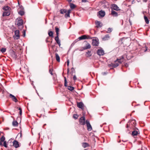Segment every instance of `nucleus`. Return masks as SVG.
Segmentation results:
<instances>
[{
    "mask_svg": "<svg viewBox=\"0 0 150 150\" xmlns=\"http://www.w3.org/2000/svg\"><path fill=\"white\" fill-rule=\"evenodd\" d=\"M117 61H115V63H112L111 64H109V66H112L113 67L115 68L117 66H118L119 65V64L118 63L116 62Z\"/></svg>",
    "mask_w": 150,
    "mask_h": 150,
    "instance_id": "obj_13",
    "label": "nucleus"
},
{
    "mask_svg": "<svg viewBox=\"0 0 150 150\" xmlns=\"http://www.w3.org/2000/svg\"><path fill=\"white\" fill-rule=\"evenodd\" d=\"M71 11L70 10H69L65 14V17L66 18L69 17V14Z\"/></svg>",
    "mask_w": 150,
    "mask_h": 150,
    "instance_id": "obj_25",
    "label": "nucleus"
},
{
    "mask_svg": "<svg viewBox=\"0 0 150 150\" xmlns=\"http://www.w3.org/2000/svg\"><path fill=\"white\" fill-rule=\"evenodd\" d=\"M55 57H56V59L57 61L58 62H60V58L59 55L57 53L55 54Z\"/></svg>",
    "mask_w": 150,
    "mask_h": 150,
    "instance_id": "obj_22",
    "label": "nucleus"
},
{
    "mask_svg": "<svg viewBox=\"0 0 150 150\" xmlns=\"http://www.w3.org/2000/svg\"><path fill=\"white\" fill-rule=\"evenodd\" d=\"M84 150H87V149H84Z\"/></svg>",
    "mask_w": 150,
    "mask_h": 150,
    "instance_id": "obj_64",
    "label": "nucleus"
},
{
    "mask_svg": "<svg viewBox=\"0 0 150 150\" xmlns=\"http://www.w3.org/2000/svg\"><path fill=\"white\" fill-rule=\"evenodd\" d=\"M19 134H20V137H21V136H22V133L21 132H20Z\"/></svg>",
    "mask_w": 150,
    "mask_h": 150,
    "instance_id": "obj_60",
    "label": "nucleus"
},
{
    "mask_svg": "<svg viewBox=\"0 0 150 150\" xmlns=\"http://www.w3.org/2000/svg\"><path fill=\"white\" fill-rule=\"evenodd\" d=\"M46 42H49V41L47 39H46Z\"/></svg>",
    "mask_w": 150,
    "mask_h": 150,
    "instance_id": "obj_61",
    "label": "nucleus"
},
{
    "mask_svg": "<svg viewBox=\"0 0 150 150\" xmlns=\"http://www.w3.org/2000/svg\"><path fill=\"white\" fill-rule=\"evenodd\" d=\"M98 39L97 38H95L92 40V45L94 46H98L99 44Z\"/></svg>",
    "mask_w": 150,
    "mask_h": 150,
    "instance_id": "obj_3",
    "label": "nucleus"
},
{
    "mask_svg": "<svg viewBox=\"0 0 150 150\" xmlns=\"http://www.w3.org/2000/svg\"><path fill=\"white\" fill-rule=\"evenodd\" d=\"M25 31L24 30L23 32V36L25 37Z\"/></svg>",
    "mask_w": 150,
    "mask_h": 150,
    "instance_id": "obj_50",
    "label": "nucleus"
},
{
    "mask_svg": "<svg viewBox=\"0 0 150 150\" xmlns=\"http://www.w3.org/2000/svg\"><path fill=\"white\" fill-rule=\"evenodd\" d=\"M69 4L70 6L71 9H73L76 7V6L73 3H70Z\"/></svg>",
    "mask_w": 150,
    "mask_h": 150,
    "instance_id": "obj_30",
    "label": "nucleus"
},
{
    "mask_svg": "<svg viewBox=\"0 0 150 150\" xmlns=\"http://www.w3.org/2000/svg\"><path fill=\"white\" fill-rule=\"evenodd\" d=\"M57 43L58 44L59 47H60V46L61 45L60 42L58 43Z\"/></svg>",
    "mask_w": 150,
    "mask_h": 150,
    "instance_id": "obj_57",
    "label": "nucleus"
},
{
    "mask_svg": "<svg viewBox=\"0 0 150 150\" xmlns=\"http://www.w3.org/2000/svg\"><path fill=\"white\" fill-rule=\"evenodd\" d=\"M111 14L113 16H118L117 13L113 10L111 11Z\"/></svg>",
    "mask_w": 150,
    "mask_h": 150,
    "instance_id": "obj_21",
    "label": "nucleus"
},
{
    "mask_svg": "<svg viewBox=\"0 0 150 150\" xmlns=\"http://www.w3.org/2000/svg\"><path fill=\"white\" fill-rule=\"evenodd\" d=\"M78 116L76 114H74L73 115V117L75 119H77L78 118Z\"/></svg>",
    "mask_w": 150,
    "mask_h": 150,
    "instance_id": "obj_45",
    "label": "nucleus"
},
{
    "mask_svg": "<svg viewBox=\"0 0 150 150\" xmlns=\"http://www.w3.org/2000/svg\"><path fill=\"white\" fill-rule=\"evenodd\" d=\"M10 8L7 6H4L3 7V9L4 10H5V11H9V9Z\"/></svg>",
    "mask_w": 150,
    "mask_h": 150,
    "instance_id": "obj_26",
    "label": "nucleus"
},
{
    "mask_svg": "<svg viewBox=\"0 0 150 150\" xmlns=\"http://www.w3.org/2000/svg\"><path fill=\"white\" fill-rule=\"evenodd\" d=\"M84 49V47H83L82 48H81V49H79V50L80 51H83V50H85V49Z\"/></svg>",
    "mask_w": 150,
    "mask_h": 150,
    "instance_id": "obj_48",
    "label": "nucleus"
},
{
    "mask_svg": "<svg viewBox=\"0 0 150 150\" xmlns=\"http://www.w3.org/2000/svg\"><path fill=\"white\" fill-rule=\"evenodd\" d=\"M18 13L19 14H20L21 16L23 15L24 14V11L22 9L21 10H18Z\"/></svg>",
    "mask_w": 150,
    "mask_h": 150,
    "instance_id": "obj_23",
    "label": "nucleus"
},
{
    "mask_svg": "<svg viewBox=\"0 0 150 150\" xmlns=\"http://www.w3.org/2000/svg\"><path fill=\"white\" fill-rule=\"evenodd\" d=\"M107 74V72H102V74L103 75H106Z\"/></svg>",
    "mask_w": 150,
    "mask_h": 150,
    "instance_id": "obj_53",
    "label": "nucleus"
},
{
    "mask_svg": "<svg viewBox=\"0 0 150 150\" xmlns=\"http://www.w3.org/2000/svg\"><path fill=\"white\" fill-rule=\"evenodd\" d=\"M105 15V13L104 11L102 10L98 12V16H99V17L102 18Z\"/></svg>",
    "mask_w": 150,
    "mask_h": 150,
    "instance_id": "obj_7",
    "label": "nucleus"
},
{
    "mask_svg": "<svg viewBox=\"0 0 150 150\" xmlns=\"http://www.w3.org/2000/svg\"><path fill=\"white\" fill-rule=\"evenodd\" d=\"M55 29L56 33V35H59V29L58 28L55 27Z\"/></svg>",
    "mask_w": 150,
    "mask_h": 150,
    "instance_id": "obj_36",
    "label": "nucleus"
},
{
    "mask_svg": "<svg viewBox=\"0 0 150 150\" xmlns=\"http://www.w3.org/2000/svg\"><path fill=\"white\" fill-rule=\"evenodd\" d=\"M138 134V132L136 131H134L132 132V135L133 136H136Z\"/></svg>",
    "mask_w": 150,
    "mask_h": 150,
    "instance_id": "obj_33",
    "label": "nucleus"
},
{
    "mask_svg": "<svg viewBox=\"0 0 150 150\" xmlns=\"http://www.w3.org/2000/svg\"><path fill=\"white\" fill-rule=\"evenodd\" d=\"M87 1V0H82V2H86Z\"/></svg>",
    "mask_w": 150,
    "mask_h": 150,
    "instance_id": "obj_54",
    "label": "nucleus"
},
{
    "mask_svg": "<svg viewBox=\"0 0 150 150\" xmlns=\"http://www.w3.org/2000/svg\"><path fill=\"white\" fill-rule=\"evenodd\" d=\"M73 79L74 81H75L76 80L77 78L75 75L74 76Z\"/></svg>",
    "mask_w": 150,
    "mask_h": 150,
    "instance_id": "obj_47",
    "label": "nucleus"
},
{
    "mask_svg": "<svg viewBox=\"0 0 150 150\" xmlns=\"http://www.w3.org/2000/svg\"><path fill=\"white\" fill-rule=\"evenodd\" d=\"M136 124L135 120H130L127 125V127L132 128L133 127H134Z\"/></svg>",
    "mask_w": 150,
    "mask_h": 150,
    "instance_id": "obj_1",
    "label": "nucleus"
},
{
    "mask_svg": "<svg viewBox=\"0 0 150 150\" xmlns=\"http://www.w3.org/2000/svg\"><path fill=\"white\" fill-rule=\"evenodd\" d=\"M95 23L96 25V26L97 28L101 27L103 25L101 22L99 21H96Z\"/></svg>",
    "mask_w": 150,
    "mask_h": 150,
    "instance_id": "obj_15",
    "label": "nucleus"
},
{
    "mask_svg": "<svg viewBox=\"0 0 150 150\" xmlns=\"http://www.w3.org/2000/svg\"><path fill=\"white\" fill-rule=\"evenodd\" d=\"M75 44L74 42H73L71 44V46H73L75 45Z\"/></svg>",
    "mask_w": 150,
    "mask_h": 150,
    "instance_id": "obj_56",
    "label": "nucleus"
},
{
    "mask_svg": "<svg viewBox=\"0 0 150 150\" xmlns=\"http://www.w3.org/2000/svg\"><path fill=\"white\" fill-rule=\"evenodd\" d=\"M13 146L16 148H17L19 146V143L16 140H14L13 142Z\"/></svg>",
    "mask_w": 150,
    "mask_h": 150,
    "instance_id": "obj_9",
    "label": "nucleus"
},
{
    "mask_svg": "<svg viewBox=\"0 0 150 150\" xmlns=\"http://www.w3.org/2000/svg\"><path fill=\"white\" fill-rule=\"evenodd\" d=\"M110 38V36L108 34H106L102 38L103 41H105L109 40Z\"/></svg>",
    "mask_w": 150,
    "mask_h": 150,
    "instance_id": "obj_11",
    "label": "nucleus"
},
{
    "mask_svg": "<svg viewBox=\"0 0 150 150\" xmlns=\"http://www.w3.org/2000/svg\"><path fill=\"white\" fill-rule=\"evenodd\" d=\"M60 13L61 14H63L66 13L67 12V10L66 9H61L60 10Z\"/></svg>",
    "mask_w": 150,
    "mask_h": 150,
    "instance_id": "obj_31",
    "label": "nucleus"
},
{
    "mask_svg": "<svg viewBox=\"0 0 150 150\" xmlns=\"http://www.w3.org/2000/svg\"><path fill=\"white\" fill-rule=\"evenodd\" d=\"M111 8L112 10L117 11H119L120 10L117 5L115 4H112L111 5Z\"/></svg>",
    "mask_w": 150,
    "mask_h": 150,
    "instance_id": "obj_4",
    "label": "nucleus"
},
{
    "mask_svg": "<svg viewBox=\"0 0 150 150\" xmlns=\"http://www.w3.org/2000/svg\"><path fill=\"white\" fill-rule=\"evenodd\" d=\"M67 1L69 2H71L72 0H67Z\"/></svg>",
    "mask_w": 150,
    "mask_h": 150,
    "instance_id": "obj_59",
    "label": "nucleus"
},
{
    "mask_svg": "<svg viewBox=\"0 0 150 150\" xmlns=\"http://www.w3.org/2000/svg\"><path fill=\"white\" fill-rule=\"evenodd\" d=\"M82 145L83 147L84 148H85L86 147L89 146V144L88 143L86 142L83 143L82 144Z\"/></svg>",
    "mask_w": 150,
    "mask_h": 150,
    "instance_id": "obj_24",
    "label": "nucleus"
},
{
    "mask_svg": "<svg viewBox=\"0 0 150 150\" xmlns=\"http://www.w3.org/2000/svg\"><path fill=\"white\" fill-rule=\"evenodd\" d=\"M6 50V49L5 48H2L1 49V51L2 53H4L5 52Z\"/></svg>",
    "mask_w": 150,
    "mask_h": 150,
    "instance_id": "obj_39",
    "label": "nucleus"
},
{
    "mask_svg": "<svg viewBox=\"0 0 150 150\" xmlns=\"http://www.w3.org/2000/svg\"><path fill=\"white\" fill-rule=\"evenodd\" d=\"M91 51H88L86 52V54L88 55V57H90L91 55Z\"/></svg>",
    "mask_w": 150,
    "mask_h": 150,
    "instance_id": "obj_42",
    "label": "nucleus"
},
{
    "mask_svg": "<svg viewBox=\"0 0 150 150\" xmlns=\"http://www.w3.org/2000/svg\"><path fill=\"white\" fill-rule=\"evenodd\" d=\"M67 65L68 66L69 65V59H67Z\"/></svg>",
    "mask_w": 150,
    "mask_h": 150,
    "instance_id": "obj_49",
    "label": "nucleus"
},
{
    "mask_svg": "<svg viewBox=\"0 0 150 150\" xmlns=\"http://www.w3.org/2000/svg\"><path fill=\"white\" fill-rule=\"evenodd\" d=\"M19 33V31L18 30H16L15 31V34L13 36L14 40H18L20 38Z\"/></svg>",
    "mask_w": 150,
    "mask_h": 150,
    "instance_id": "obj_2",
    "label": "nucleus"
},
{
    "mask_svg": "<svg viewBox=\"0 0 150 150\" xmlns=\"http://www.w3.org/2000/svg\"><path fill=\"white\" fill-rule=\"evenodd\" d=\"M55 40L57 42V43L60 42V40L59 39V35H56L55 38Z\"/></svg>",
    "mask_w": 150,
    "mask_h": 150,
    "instance_id": "obj_28",
    "label": "nucleus"
},
{
    "mask_svg": "<svg viewBox=\"0 0 150 150\" xmlns=\"http://www.w3.org/2000/svg\"><path fill=\"white\" fill-rule=\"evenodd\" d=\"M86 122L88 130V131H91L92 128L89 121L88 120H86Z\"/></svg>",
    "mask_w": 150,
    "mask_h": 150,
    "instance_id": "obj_6",
    "label": "nucleus"
},
{
    "mask_svg": "<svg viewBox=\"0 0 150 150\" xmlns=\"http://www.w3.org/2000/svg\"><path fill=\"white\" fill-rule=\"evenodd\" d=\"M11 56L14 59H16L17 58V56L16 53L14 51H13L11 53Z\"/></svg>",
    "mask_w": 150,
    "mask_h": 150,
    "instance_id": "obj_14",
    "label": "nucleus"
},
{
    "mask_svg": "<svg viewBox=\"0 0 150 150\" xmlns=\"http://www.w3.org/2000/svg\"><path fill=\"white\" fill-rule=\"evenodd\" d=\"M11 139H10V140H9V142H10V141L11 142Z\"/></svg>",
    "mask_w": 150,
    "mask_h": 150,
    "instance_id": "obj_62",
    "label": "nucleus"
},
{
    "mask_svg": "<svg viewBox=\"0 0 150 150\" xmlns=\"http://www.w3.org/2000/svg\"><path fill=\"white\" fill-rule=\"evenodd\" d=\"M5 137H4V136H2L1 138H0V141L1 142H3L5 141Z\"/></svg>",
    "mask_w": 150,
    "mask_h": 150,
    "instance_id": "obj_37",
    "label": "nucleus"
},
{
    "mask_svg": "<svg viewBox=\"0 0 150 150\" xmlns=\"http://www.w3.org/2000/svg\"><path fill=\"white\" fill-rule=\"evenodd\" d=\"M78 39H79V40H85L86 39V35H82L81 37H79L78 38Z\"/></svg>",
    "mask_w": 150,
    "mask_h": 150,
    "instance_id": "obj_20",
    "label": "nucleus"
},
{
    "mask_svg": "<svg viewBox=\"0 0 150 150\" xmlns=\"http://www.w3.org/2000/svg\"><path fill=\"white\" fill-rule=\"evenodd\" d=\"M80 123L82 125H84L85 124V119L84 117H82L80 118L79 120Z\"/></svg>",
    "mask_w": 150,
    "mask_h": 150,
    "instance_id": "obj_8",
    "label": "nucleus"
},
{
    "mask_svg": "<svg viewBox=\"0 0 150 150\" xmlns=\"http://www.w3.org/2000/svg\"><path fill=\"white\" fill-rule=\"evenodd\" d=\"M124 59V58L123 57H122L119 58V59H117L116 60V61H117L118 63H121L123 61V59Z\"/></svg>",
    "mask_w": 150,
    "mask_h": 150,
    "instance_id": "obj_18",
    "label": "nucleus"
},
{
    "mask_svg": "<svg viewBox=\"0 0 150 150\" xmlns=\"http://www.w3.org/2000/svg\"><path fill=\"white\" fill-rule=\"evenodd\" d=\"M10 15V11H6L4 12L3 13V16H8Z\"/></svg>",
    "mask_w": 150,
    "mask_h": 150,
    "instance_id": "obj_16",
    "label": "nucleus"
},
{
    "mask_svg": "<svg viewBox=\"0 0 150 150\" xmlns=\"http://www.w3.org/2000/svg\"><path fill=\"white\" fill-rule=\"evenodd\" d=\"M86 39H91L92 38L89 35H86Z\"/></svg>",
    "mask_w": 150,
    "mask_h": 150,
    "instance_id": "obj_41",
    "label": "nucleus"
},
{
    "mask_svg": "<svg viewBox=\"0 0 150 150\" xmlns=\"http://www.w3.org/2000/svg\"><path fill=\"white\" fill-rule=\"evenodd\" d=\"M12 125L14 126H17L18 123L16 121H14L12 122Z\"/></svg>",
    "mask_w": 150,
    "mask_h": 150,
    "instance_id": "obj_29",
    "label": "nucleus"
},
{
    "mask_svg": "<svg viewBox=\"0 0 150 150\" xmlns=\"http://www.w3.org/2000/svg\"><path fill=\"white\" fill-rule=\"evenodd\" d=\"M3 146L6 148H7V145L6 141L4 142Z\"/></svg>",
    "mask_w": 150,
    "mask_h": 150,
    "instance_id": "obj_44",
    "label": "nucleus"
},
{
    "mask_svg": "<svg viewBox=\"0 0 150 150\" xmlns=\"http://www.w3.org/2000/svg\"><path fill=\"white\" fill-rule=\"evenodd\" d=\"M83 105H84L82 102H79L77 103V107L81 108L83 110H84Z\"/></svg>",
    "mask_w": 150,
    "mask_h": 150,
    "instance_id": "obj_12",
    "label": "nucleus"
},
{
    "mask_svg": "<svg viewBox=\"0 0 150 150\" xmlns=\"http://www.w3.org/2000/svg\"><path fill=\"white\" fill-rule=\"evenodd\" d=\"M68 89L71 91H72L74 90V88L73 87L69 86L68 87Z\"/></svg>",
    "mask_w": 150,
    "mask_h": 150,
    "instance_id": "obj_35",
    "label": "nucleus"
},
{
    "mask_svg": "<svg viewBox=\"0 0 150 150\" xmlns=\"http://www.w3.org/2000/svg\"><path fill=\"white\" fill-rule=\"evenodd\" d=\"M0 145L2 146H3V145L2 144V142L0 141Z\"/></svg>",
    "mask_w": 150,
    "mask_h": 150,
    "instance_id": "obj_55",
    "label": "nucleus"
},
{
    "mask_svg": "<svg viewBox=\"0 0 150 150\" xmlns=\"http://www.w3.org/2000/svg\"><path fill=\"white\" fill-rule=\"evenodd\" d=\"M125 66L126 67H128V64L127 63H126L125 64Z\"/></svg>",
    "mask_w": 150,
    "mask_h": 150,
    "instance_id": "obj_51",
    "label": "nucleus"
},
{
    "mask_svg": "<svg viewBox=\"0 0 150 150\" xmlns=\"http://www.w3.org/2000/svg\"><path fill=\"white\" fill-rule=\"evenodd\" d=\"M23 21L22 19L18 20L17 21V25L18 26H21L22 25Z\"/></svg>",
    "mask_w": 150,
    "mask_h": 150,
    "instance_id": "obj_19",
    "label": "nucleus"
},
{
    "mask_svg": "<svg viewBox=\"0 0 150 150\" xmlns=\"http://www.w3.org/2000/svg\"><path fill=\"white\" fill-rule=\"evenodd\" d=\"M9 96L11 98L12 100L14 102L16 103L18 102V100L16 97L13 95L10 94L9 95Z\"/></svg>",
    "mask_w": 150,
    "mask_h": 150,
    "instance_id": "obj_5",
    "label": "nucleus"
},
{
    "mask_svg": "<svg viewBox=\"0 0 150 150\" xmlns=\"http://www.w3.org/2000/svg\"><path fill=\"white\" fill-rule=\"evenodd\" d=\"M145 47L146 49L145 50H144V52H146L147 50H148V47H147L145 46Z\"/></svg>",
    "mask_w": 150,
    "mask_h": 150,
    "instance_id": "obj_52",
    "label": "nucleus"
},
{
    "mask_svg": "<svg viewBox=\"0 0 150 150\" xmlns=\"http://www.w3.org/2000/svg\"><path fill=\"white\" fill-rule=\"evenodd\" d=\"M97 53L99 56L103 55L104 54V51L102 49H98L97 51Z\"/></svg>",
    "mask_w": 150,
    "mask_h": 150,
    "instance_id": "obj_10",
    "label": "nucleus"
},
{
    "mask_svg": "<svg viewBox=\"0 0 150 150\" xmlns=\"http://www.w3.org/2000/svg\"><path fill=\"white\" fill-rule=\"evenodd\" d=\"M64 86L66 87L67 86V81L66 80V79L65 77H64Z\"/></svg>",
    "mask_w": 150,
    "mask_h": 150,
    "instance_id": "obj_43",
    "label": "nucleus"
},
{
    "mask_svg": "<svg viewBox=\"0 0 150 150\" xmlns=\"http://www.w3.org/2000/svg\"><path fill=\"white\" fill-rule=\"evenodd\" d=\"M74 68L73 67H72V68H71V69H74Z\"/></svg>",
    "mask_w": 150,
    "mask_h": 150,
    "instance_id": "obj_63",
    "label": "nucleus"
},
{
    "mask_svg": "<svg viewBox=\"0 0 150 150\" xmlns=\"http://www.w3.org/2000/svg\"><path fill=\"white\" fill-rule=\"evenodd\" d=\"M17 108H18V110H19V114L20 115H22V109L20 107H19V108H18V107Z\"/></svg>",
    "mask_w": 150,
    "mask_h": 150,
    "instance_id": "obj_40",
    "label": "nucleus"
},
{
    "mask_svg": "<svg viewBox=\"0 0 150 150\" xmlns=\"http://www.w3.org/2000/svg\"><path fill=\"white\" fill-rule=\"evenodd\" d=\"M50 66H51L50 65L49 66V67L50 68V69L49 70V72L52 75H53V74L52 73V71L53 70V69H52L50 68Z\"/></svg>",
    "mask_w": 150,
    "mask_h": 150,
    "instance_id": "obj_34",
    "label": "nucleus"
},
{
    "mask_svg": "<svg viewBox=\"0 0 150 150\" xmlns=\"http://www.w3.org/2000/svg\"><path fill=\"white\" fill-rule=\"evenodd\" d=\"M112 29L110 28H109L108 29L107 31H106V33H109L112 32Z\"/></svg>",
    "mask_w": 150,
    "mask_h": 150,
    "instance_id": "obj_38",
    "label": "nucleus"
},
{
    "mask_svg": "<svg viewBox=\"0 0 150 150\" xmlns=\"http://www.w3.org/2000/svg\"><path fill=\"white\" fill-rule=\"evenodd\" d=\"M83 47H84V49H85L86 50L90 48L91 47V45L89 43H87L86 44V46Z\"/></svg>",
    "mask_w": 150,
    "mask_h": 150,
    "instance_id": "obj_17",
    "label": "nucleus"
},
{
    "mask_svg": "<svg viewBox=\"0 0 150 150\" xmlns=\"http://www.w3.org/2000/svg\"><path fill=\"white\" fill-rule=\"evenodd\" d=\"M53 32L52 31H49L48 33V34L49 36L51 37H53Z\"/></svg>",
    "mask_w": 150,
    "mask_h": 150,
    "instance_id": "obj_32",
    "label": "nucleus"
},
{
    "mask_svg": "<svg viewBox=\"0 0 150 150\" xmlns=\"http://www.w3.org/2000/svg\"><path fill=\"white\" fill-rule=\"evenodd\" d=\"M79 39H78H78H76V40H75L74 42H73L75 43V44L77 42H78V41H79Z\"/></svg>",
    "mask_w": 150,
    "mask_h": 150,
    "instance_id": "obj_46",
    "label": "nucleus"
},
{
    "mask_svg": "<svg viewBox=\"0 0 150 150\" xmlns=\"http://www.w3.org/2000/svg\"><path fill=\"white\" fill-rule=\"evenodd\" d=\"M67 73L68 74L69 72V68H67Z\"/></svg>",
    "mask_w": 150,
    "mask_h": 150,
    "instance_id": "obj_58",
    "label": "nucleus"
},
{
    "mask_svg": "<svg viewBox=\"0 0 150 150\" xmlns=\"http://www.w3.org/2000/svg\"><path fill=\"white\" fill-rule=\"evenodd\" d=\"M144 18L146 23L147 24H149V21L148 18L146 16H144Z\"/></svg>",
    "mask_w": 150,
    "mask_h": 150,
    "instance_id": "obj_27",
    "label": "nucleus"
}]
</instances>
